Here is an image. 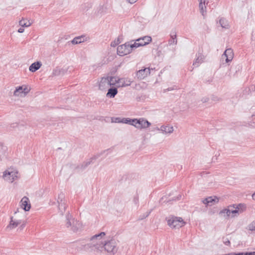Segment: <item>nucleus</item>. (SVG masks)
Here are the masks:
<instances>
[{"instance_id": "42", "label": "nucleus", "mask_w": 255, "mask_h": 255, "mask_svg": "<svg viewBox=\"0 0 255 255\" xmlns=\"http://www.w3.org/2000/svg\"><path fill=\"white\" fill-rule=\"evenodd\" d=\"M211 99L212 101H215V102L218 101L219 100V98L217 96H214V95L211 96Z\"/></svg>"}, {"instance_id": "16", "label": "nucleus", "mask_w": 255, "mask_h": 255, "mask_svg": "<svg viewBox=\"0 0 255 255\" xmlns=\"http://www.w3.org/2000/svg\"><path fill=\"white\" fill-rule=\"evenodd\" d=\"M42 66L40 61H36L32 63L29 67V70L31 72H35L38 70Z\"/></svg>"}, {"instance_id": "26", "label": "nucleus", "mask_w": 255, "mask_h": 255, "mask_svg": "<svg viewBox=\"0 0 255 255\" xmlns=\"http://www.w3.org/2000/svg\"><path fill=\"white\" fill-rule=\"evenodd\" d=\"M122 123L128 124L135 127V119L123 118Z\"/></svg>"}, {"instance_id": "39", "label": "nucleus", "mask_w": 255, "mask_h": 255, "mask_svg": "<svg viewBox=\"0 0 255 255\" xmlns=\"http://www.w3.org/2000/svg\"><path fill=\"white\" fill-rule=\"evenodd\" d=\"M98 239H101V238H100V237H99V236H98V234H96V235H95L94 236H92V237L91 238L90 240H91V241H92L93 242H94V241L95 240H96H96H98Z\"/></svg>"}, {"instance_id": "55", "label": "nucleus", "mask_w": 255, "mask_h": 255, "mask_svg": "<svg viewBox=\"0 0 255 255\" xmlns=\"http://www.w3.org/2000/svg\"><path fill=\"white\" fill-rule=\"evenodd\" d=\"M234 67L232 66L231 67V69H230V71H232L233 69H234Z\"/></svg>"}, {"instance_id": "5", "label": "nucleus", "mask_w": 255, "mask_h": 255, "mask_svg": "<svg viewBox=\"0 0 255 255\" xmlns=\"http://www.w3.org/2000/svg\"><path fill=\"white\" fill-rule=\"evenodd\" d=\"M151 123L143 118L135 119V127L137 128H146L149 127Z\"/></svg>"}, {"instance_id": "22", "label": "nucleus", "mask_w": 255, "mask_h": 255, "mask_svg": "<svg viewBox=\"0 0 255 255\" xmlns=\"http://www.w3.org/2000/svg\"><path fill=\"white\" fill-rule=\"evenodd\" d=\"M219 23L222 28L225 29H228L230 27L228 20L224 17H221L219 19Z\"/></svg>"}, {"instance_id": "27", "label": "nucleus", "mask_w": 255, "mask_h": 255, "mask_svg": "<svg viewBox=\"0 0 255 255\" xmlns=\"http://www.w3.org/2000/svg\"><path fill=\"white\" fill-rule=\"evenodd\" d=\"M67 208V206L65 202H59L58 203V209L60 212L61 213V214L63 215V212H65L66 209Z\"/></svg>"}, {"instance_id": "56", "label": "nucleus", "mask_w": 255, "mask_h": 255, "mask_svg": "<svg viewBox=\"0 0 255 255\" xmlns=\"http://www.w3.org/2000/svg\"><path fill=\"white\" fill-rule=\"evenodd\" d=\"M212 81V80H208V82L209 83H210V82H211Z\"/></svg>"}, {"instance_id": "15", "label": "nucleus", "mask_w": 255, "mask_h": 255, "mask_svg": "<svg viewBox=\"0 0 255 255\" xmlns=\"http://www.w3.org/2000/svg\"><path fill=\"white\" fill-rule=\"evenodd\" d=\"M13 218V217H10V221L9 222V224L7 227V228L14 229L22 223L21 220H14Z\"/></svg>"}, {"instance_id": "59", "label": "nucleus", "mask_w": 255, "mask_h": 255, "mask_svg": "<svg viewBox=\"0 0 255 255\" xmlns=\"http://www.w3.org/2000/svg\"><path fill=\"white\" fill-rule=\"evenodd\" d=\"M58 149V150H60V149H61V147H59V148H58V149Z\"/></svg>"}, {"instance_id": "18", "label": "nucleus", "mask_w": 255, "mask_h": 255, "mask_svg": "<svg viewBox=\"0 0 255 255\" xmlns=\"http://www.w3.org/2000/svg\"><path fill=\"white\" fill-rule=\"evenodd\" d=\"M156 128L157 130H160L164 133H171L173 131V127L170 126H162L160 127V128Z\"/></svg>"}, {"instance_id": "45", "label": "nucleus", "mask_w": 255, "mask_h": 255, "mask_svg": "<svg viewBox=\"0 0 255 255\" xmlns=\"http://www.w3.org/2000/svg\"><path fill=\"white\" fill-rule=\"evenodd\" d=\"M244 255H254V252H244Z\"/></svg>"}, {"instance_id": "13", "label": "nucleus", "mask_w": 255, "mask_h": 255, "mask_svg": "<svg viewBox=\"0 0 255 255\" xmlns=\"http://www.w3.org/2000/svg\"><path fill=\"white\" fill-rule=\"evenodd\" d=\"M199 2V8L200 12L203 16H205L206 13V4L209 3V0H198Z\"/></svg>"}, {"instance_id": "6", "label": "nucleus", "mask_w": 255, "mask_h": 255, "mask_svg": "<svg viewBox=\"0 0 255 255\" xmlns=\"http://www.w3.org/2000/svg\"><path fill=\"white\" fill-rule=\"evenodd\" d=\"M233 57L234 53L233 49L232 48L227 49L222 55L221 60L222 61L223 64H224V60L226 63L231 62L232 60Z\"/></svg>"}, {"instance_id": "25", "label": "nucleus", "mask_w": 255, "mask_h": 255, "mask_svg": "<svg viewBox=\"0 0 255 255\" xmlns=\"http://www.w3.org/2000/svg\"><path fill=\"white\" fill-rule=\"evenodd\" d=\"M177 42L176 32L175 31L172 32L170 34V38L168 40V44L169 45L173 44H176Z\"/></svg>"}, {"instance_id": "33", "label": "nucleus", "mask_w": 255, "mask_h": 255, "mask_svg": "<svg viewBox=\"0 0 255 255\" xmlns=\"http://www.w3.org/2000/svg\"><path fill=\"white\" fill-rule=\"evenodd\" d=\"M65 199L64 194L63 193H61L60 194H59L58 195V199H57V202H58V203H59V202H65Z\"/></svg>"}, {"instance_id": "23", "label": "nucleus", "mask_w": 255, "mask_h": 255, "mask_svg": "<svg viewBox=\"0 0 255 255\" xmlns=\"http://www.w3.org/2000/svg\"><path fill=\"white\" fill-rule=\"evenodd\" d=\"M203 62V55L201 54H199L197 58L194 61L193 65L195 67H198L199 64Z\"/></svg>"}, {"instance_id": "61", "label": "nucleus", "mask_w": 255, "mask_h": 255, "mask_svg": "<svg viewBox=\"0 0 255 255\" xmlns=\"http://www.w3.org/2000/svg\"><path fill=\"white\" fill-rule=\"evenodd\" d=\"M254 255H255V252H254Z\"/></svg>"}, {"instance_id": "3", "label": "nucleus", "mask_w": 255, "mask_h": 255, "mask_svg": "<svg viewBox=\"0 0 255 255\" xmlns=\"http://www.w3.org/2000/svg\"><path fill=\"white\" fill-rule=\"evenodd\" d=\"M167 222L169 226L175 229H179L186 224L182 218L177 217H172L171 219H168Z\"/></svg>"}, {"instance_id": "41", "label": "nucleus", "mask_w": 255, "mask_h": 255, "mask_svg": "<svg viewBox=\"0 0 255 255\" xmlns=\"http://www.w3.org/2000/svg\"><path fill=\"white\" fill-rule=\"evenodd\" d=\"M203 203L207 206H209V199L208 197L206 198L203 200Z\"/></svg>"}, {"instance_id": "4", "label": "nucleus", "mask_w": 255, "mask_h": 255, "mask_svg": "<svg viewBox=\"0 0 255 255\" xmlns=\"http://www.w3.org/2000/svg\"><path fill=\"white\" fill-rule=\"evenodd\" d=\"M121 80L118 79L117 80L116 77H110V78L108 77L107 78L103 77L102 78L99 85V89H102V87H103L106 84H107L108 85H115L116 83H119V81H120Z\"/></svg>"}, {"instance_id": "24", "label": "nucleus", "mask_w": 255, "mask_h": 255, "mask_svg": "<svg viewBox=\"0 0 255 255\" xmlns=\"http://www.w3.org/2000/svg\"><path fill=\"white\" fill-rule=\"evenodd\" d=\"M74 219L73 218L72 216L70 214L69 212L67 213V214L66 216V226L67 228L72 226V221H73Z\"/></svg>"}, {"instance_id": "51", "label": "nucleus", "mask_w": 255, "mask_h": 255, "mask_svg": "<svg viewBox=\"0 0 255 255\" xmlns=\"http://www.w3.org/2000/svg\"><path fill=\"white\" fill-rule=\"evenodd\" d=\"M173 90V89H172V88H167V89H164V92H167V91H171V90Z\"/></svg>"}, {"instance_id": "1", "label": "nucleus", "mask_w": 255, "mask_h": 255, "mask_svg": "<svg viewBox=\"0 0 255 255\" xmlns=\"http://www.w3.org/2000/svg\"><path fill=\"white\" fill-rule=\"evenodd\" d=\"M85 250H89L94 251H102L103 249L108 253H112L115 254L117 252L118 248H117L116 241L114 239L110 240L105 241L104 243L102 242H99L96 244L89 243L83 246V248Z\"/></svg>"}, {"instance_id": "60", "label": "nucleus", "mask_w": 255, "mask_h": 255, "mask_svg": "<svg viewBox=\"0 0 255 255\" xmlns=\"http://www.w3.org/2000/svg\"><path fill=\"white\" fill-rule=\"evenodd\" d=\"M115 79H113V81H112V82H115Z\"/></svg>"}, {"instance_id": "40", "label": "nucleus", "mask_w": 255, "mask_h": 255, "mask_svg": "<svg viewBox=\"0 0 255 255\" xmlns=\"http://www.w3.org/2000/svg\"><path fill=\"white\" fill-rule=\"evenodd\" d=\"M248 90V92L252 91H255V86L252 85L250 87L248 88H246V90L247 91Z\"/></svg>"}, {"instance_id": "2", "label": "nucleus", "mask_w": 255, "mask_h": 255, "mask_svg": "<svg viewBox=\"0 0 255 255\" xmlns=\"http://www.w3.org/2000/svg\"><path fill=\"white\" fill-rule=\"evenodd\" d=\"M109 149H108V150ZM106 150H104L99 154L94 155L92 157L90 158L88 160L84 161L81 164L77 165L75 170L77 172H80L84 170L90 164L93 163V161L98 159L103 153L105 152Z\"/></svg>"}, {"instance_id": "32", "label": "nucleus", "mask_w": 255, "mask_h": 255, "mask_svg": "<svg viewBox=\"0 0 255 255\" xmlns=\"http://www.w3.org/2000/svg\"><path fill=\"white\" fill-rule=\"evenodd\" d=\"M151 211H152V210H150L149 211L146 212L145 213H144L142 215H140L138 219L139 220H142L145 219L146 218H147L150 215V214L151 213Z\"/></svg>"}, {"instance_id": "37", "label": "nucleus", "mask_w": 255, "mask_h": 255, "mask_svg": "<svg viewBox=\"0 0 255 255\" xmlns=\"http://www.w3.org/2000/svg\"><path fill=\"white\" fill-rule=\"evenodd\" d=\"M112 122L122 123V121H123V119H121V118H116L115 121H114L113 119H112Z\"/></svg>"}, {"instance_id": "30", "label": "nucleus", "mask_w": 255, "mask_h": 255, "mask_svg": "<svg viewBox=\"0 0 255 255\" xmlns=\"http://www.w3.org/2000/svg\"><path fill=\"white\" fill-rule=\"evenodd\" d=\"M92 5L91 3H84L82 4L81 8L83 11H87L90 8H91Z\"/></svg>"}, {"instance_id": "57", "label": "nucleus", "mask_w": 255, "mask_h": 255, "mask_svg": "<svg viewBox=\"0 0 255 255\" xmlns=\"http://www.w3.org/2000/svg\"><path fill=\"white\" fill-rule=\"evenodd\" d=\"M17 212H18V209H17V210L14 212V214H16Z\"/></svg>"}, {"instance_id": "17", "label": "nucleus", "mask_w": 255, "mask_h": 255, "mask_svg": "<svg viewBox=\"0 0 255 255\" xmlns=\"http://www.w3.org/2000/svg\"><path fill=\"white\" fill-rule=\"evenodd\" d=\"M118 91L117 88L112 87L108 89V92L106 94L107 97L111 98H114L118 94Z\"/></svg>"}, {"instance_id": "20", "label": "nucleus", "mask_w": 255, "mask_h": 255, "mask_svg": "<svg viewBox=\"0 0 255 255\" xmlns=\"http://www.w3.org/2000/svg\"><path fill=\"white\" fill-rule=\"evenodd\" d=\"M85 35H82L81 36L75 37L71 41V43L73 44H80L82 42H84L86 40V39L85 38Z\"/></svg>"}, {"instance_id": "48", "label": "nucleus", "mask_w": 255, "mask_h": 255, "mask_svg": "<svg viewBox=\"0 0 255 255\" xmlns=\"http://www.w3.org/2000/svg\"><path fill=\"white\" fill-rule=\"evenodd\" d=\"M224 243L226 246H230L231 244L230 241L227 239V241H224Z\"/></svg>"}, {"instance_id": "12", "label": "nucleus", "mask_w": 255, "mask_h": 255, "mask_svg": "<svg viewBox=\"0 0 255 255\" xmlns=\"http://www.w3.org/2000/svg\"><path fill=\"white\" fill-rule=\"evenodd\" d=\"M30 89H28L25 85L18 86L16 88L14 91V95L16 96H19L20 94H24V95L28 93Z\"/></svg>"}, {"instance_id": "44", "label": "nucleus", "mask_w": 255, "mask_h": 255, "mask_svg": "<svg viewBox=\"0 0 255 255\" xmlns=\"http://www.w3.org/2000/svg\"><path fill=\"white\" fill-rule=\"evenodd\" d=\"M241 69V66L240 65H237L235 67V70H236V72H237L238 71H240V70Z\"/></svg>"}, {"instance_id": "54", "label": "nucleus", "mask_w": 255, "mask_h": 255, "mask_svg": "<svg viewBox=\"0 0 255 255\" xmlns=\"http://www.w3.org/2000/svg\"><path fill=\"white\" fill-rule=\"evenodd\" d=\"M72 230H73V231L74 232H76V231L77 230V229H76V228H74L73 227H72Z\"/></svg>"}, {"instance_id": "31", "label": "nucleus", "mask_w": 255, "mask_h": 255, "mask_svg": "<svg viewBox=\"0 0 255 255\" xmlns=\"http://www.w3.org/2000/svg\"><path fill=\"white\" fill-rule=\"evenodd\" d=\"M226 214V217L229 218L231 214V210L229 209L225 208L220 211L219 214Z\"/></svg>"}, {"instance_id": "46", "label": "nucleus", "mask_w": 255, "mask_h": 255, "mask_svg": "<svg viewBox=\"0 0 255 255\" xmlns=\"http://www.w3.org/2000/svg\"><path fill=\"white\" fill-rule=\"evenodd\" d=\"M22 225H21L20 226V227H19V229H20V230H23V228L25 227V223H24V221H23V222H22Z\"/></svg>"}, {"instance_id": "8", "label": "nucleus", "mask_w": 255, "mask_h": 255, "mask_svg": "<svg viewBox=\"0 0 255 255\" xmlns=\"http://www.w3.org/2000/svg\"><path fill=\"white\" fill-rule=\"evenodd\" d=\"M117 54L119 56H123L130 53L128 42L124 44L119 45L117 47Z\"/></svg>"}, {"instance_id": "29", "label": "nucleus", "mask_w": 255, "mask_h": 255, "mask_svg": "<svg viewBox=\"0 0 255 255\" xmlns=\"http://www.w3.org/2000/svg\"><path fill=\"white\" fill-rule=\"evenodd\" d=\"M209 199V206H212L215 204H216L219 202V198L216 196L214 197H208Z\"/></svg>"}, {"instance_id": "53", "label": "nucleus", "mask_w": 255, "mask_h": 255, "mask_svg": "<svg viewBox=\"0 0 255 255\" xmlns=\"http://www.w3.org/2000/svg\"><path fill=\"white\" fill-rule=\"evenodd\" d=\"M252 198L255 200V192L252 195Z\"/></svg>"}, {"instance_id": "9", "label": "nucleus", "mask_w": 255, "mask_h": 255, "mask_svg": "<svg viewBox=\"0 0 255 255\" xmlns=\"http://www.w3.org/2000/svg\"><path fill=\"white\" fill-rule=\"evenodd\" d=\"M17 173V171L13 172L6 170L3 172L2 177L5 180L12 182L14 180L15 177H17L15 174Z\"/></svg>"}, {"instance_id": "10", "label": "nucleus", "mask_w": 255, "mask_h": 255, "mask_svg": "<svg viewBox=\"0 0 255 255\" xmlns=\"http://www.w3.org/2000/svg\"><path fill=\"white\" fill-rule=\"evenodd\" d=\"M151 70H152V69L144 68L138 70L136 72V77L137 79L139 80L143 79L144 78L150 75Z\"/></svg>"}, {"instance_id": "52", "label": "nucleus", "mask_w": 255, "mask_h": 255, "mask_svg": "<svg viewBox=\"0 0 255 255\" xmlns=\"http://www.w3.org/2000/svg\"><path fill=\"white\" fill-rule=\"evenodd\" d=\"M17 124H11V127H13V128H14L15 127H17Z\"/></svg>"}, {"instance_id": "50", "label": "nucleus", "mask_w": 255, "mask_h": 255, "mask_svg": "<svg viewBox=\"0 0 255 255\" xmlns=\"http://www.w3.org/2000/svg\"><path fill=\"white\" fill-rule=\"evenodd\" d=\"M129 3L132 4L135 3L137 0H127Z\"/></svg>"}, {"instance_id": "47", "label": "nucleus", "mask_w": 255, "mask_h": 255, "mask_svg": "<svg viewBox=\"0 0 255 255\" xmlns=\"http://www.w3.org/2000/svg\"><path fill=\"white\" fill-rule=\"evenodd\" d=\"M24 29L23 27H22V26H21V27H20V28L18 29L17 31H18L19 33H22V32H24Z\"/></svg>"}, {"instance_id": "19", "label": "nucleus", "mask_w": 255, "mask_h": 255, "mask_svg": "<svg viewBox=\"0 0 255 255\" xmlns=\"http://www.w3.org/2000/svg\"><path fill=\"white\" fill-rule=\"evenodd\" d=\"M151 37L149 36H145L136 39V41H137L140 43L143 44L144 43H146L144 44V46L149 44L151 41Z\"/></svg>"}, {"instance_id": "35", "label": "nucleus", "mask_w": 255, "mask_h": 255, "mask_svg": "<svg viewBox=\"0 0 255 255\" xmlns=\"http://www.w3.org/2000/svg\"><path fill=\"white\" fill-rule=\"evenodd\" d=\"M120 43H121V41L120 40V38L118 37L117 40H115L114 41L111 42V46L112 47H116Z\"/></svg>"}, {"instance_id": "28", "label": "nucleus", "mask_w": 255, "mask_h": 255, "mask_svg": "<svg viewBox=\"0 0 255 255\" xmlns=\"http://www.w3.org/2000/svg\"><path fill=\"white\" fill-rule=\"evenodd\" d=\"M65 72V70L63 69H59L58 68H56L54 69L53 71L52 74L54 76H59L61 75H63Z\"/></svg>"}, {"instance_id": "36", "label": "nucleus", "mask_w": 255, "mask_h": 255, "mask_svg": "<svg viewBox=\"0 0 255 255\" xmlns=\"http://www.w3.org/2000/svg\"><path fill=\"white\" fill-rule=\"evenodd\" d=\"M249 229L252 231H255V221L249 225Z\"/></svg>"}, {"instance_id": "11", "label": "nucleus", "mask_w": 255, "mask_h": 255, "mask_svg": "<svg viewBox=\"0 0 255 255\" xmlns=\"http://www.w3.org/2000/svg\"><path fill=\"white\" fill-rule=\"evenodd\" d=\"M20 204L21 208L25 211H28L30 210L31 208V204L28 198L26 196H24L21 199Z\"/></svg>"}, {"instance_id": "7", "label": "nucleus", "mask_w": 255, "mask_h": 255, "mask_svg": "<svg viewBox=\"0 0 255 255\" xmlns=\"http://www.w3.org/2000/svg\"><path fill=\"white\" fill-rule=\"evenodd\" d=\"M230 207H232V206H230ZM233 207L235 208V210H231V214L232 215L231 216L232 217H235L236 216V214H239L240 213H243L246 209V205L244 204H239L238 205L233 204Z\"/></svg>"}, {"instance_id": "58", "label": "nucleus", "mask_w": 255, "mask_h": 255, "mask_svg": "<svg viewBox=\"0 0 255 255\" xmlns=\"http://www.w3.org/2000/svg\"><path fill=\"white\" fill-rule=\"evenodd\" d=\"M255 116V113L252 115V117Z\"/></svg>"}, {"instance_id": "49", "label": "nucleus", "mask_w": 255, "mask_h": 255, "mask_svg": "<svg viewBox=\"0 0 255 255\" xmlns=\"http://www.w3.org/2000/svg\"><path fill=\"white\" fill-rule=\"evenodd\" d=\"M98 236L101 238L102 237L105 236L106 233L104 232H102L98 234Z\"/></svg>"}, {"instance_id": "14", "label": "nucleus", "mask_w": 255, "mask_h": 255, "mask_svg": "<svg viewBox=\"0 0 255 255\" xmlns=\"http://www.w3.org/2000/svg\"><path fill=\"white\" fill-rule=\"evenodd\" d=\"M133 41V40H132L130 42H128V48L129 49L130 53L135 48H138L140 46H144V44L146 43H144L143 44L140 43L137 41H136V40H135V41L133 43H131V42Z\"/></svg>"}, {"instance_id": "34", "label": "nucleus", "mask_w": 255, "mask_h": 255, "mask_svg": "<svg viewBox=\"0 0 255 255\" xmlns=\"http://www.w3.org/2000/svg\"><path fill=\"white\" fill-rule=\"evenodd\" d=\"M19 25L21 26L22 27H28L30 26V23L28 22V23L27 24V22H25V20L24 19H22L19 21Z\"/></svg>"}, {"instance_id": "43", "label": "nucleus", "mask_w": 255, "mask_h": 255, "mask_svg": "<svg viewBox=\"0 0 255 255\" xmlns=\"http://www.w3.org/2000/svg\"><path fill=\"white\" fill-rule=\"evenodd\" d=\"M209 98L208 97H204L202 99L201 101L203 103H206L209 101Z\"/></svg>"}, {"instance_id": "38", "label": "nucleus", "mask_w": 255, "mask_h": 255, "mask_svg": "<svg viewBox=\"0 0 255 255\" xmlns=\"http://www.w3.org/2000/svg\"><path fill=\"white\" fill-rule=\"evenodd\" d=\"M133 202L136 205H137L138 204V196L137 194H136V195H135L134 196L133 199Z\"/></svg>"}, {"instance_id": "21", "label": "nucleus", "mask_w": 255, "mask_h": 255, "mask_svg": "<svg viewBox=\"0 0 255 255\" xmlns=\"http://www.w3.org/2000/svg\"><path fill=\"white\" fill-rule=\"evenodd\" d=\"M116 78H117V80H118V79L121 80L120 81H119V83H116V84H119V86H118L119 87H123L128 86L130 85L131 82L129 80H128V81L127 80H125V79L124 78H119L118 77H116Z\"/></svg>"}]
</instances>
